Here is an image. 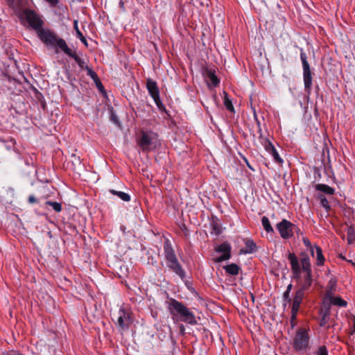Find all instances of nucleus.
I'll return each mask as SVG.
<instances>
[{
	"instance_id": "obj_1",
	"label": "nucleus",
	"mask_w": 355,
	"mask_h": 355,
	"mask_svg": "<svg viewBox=\"0 0 355 355\" xmlns=\"http://www.w3.org/2000/svg\"><path fill=\"white\" fill-rule=\"evenodd\" d=\"M22 15L28 26L36 32L39 39L46 45L53 46L61 38L54 31L43 28L44 25L43 17L35 10L26 8Z\"/></svg>"
},
{
	"instance_id": "obj_2",
	"label": "nucleus",
	"mask_w": 355,
	"mask_h": 355,
	"mask_svg": "<svg viewBox=\"0 0 355 355\" xmlns=\"http://www.w3.org/2000/svg\"><path fill=\"white\" fill-rule=\"evenodd\" d=\"M168 309L174 320L195 325L198 323L195 314L182 302L175 299H171Z\"/></svg>"
},
{
	"instance_id": "obj_3",
	"label": "nucleus",
	"mask_w": 355,
	"mask_h": 355,
	"mask_svg": "<svg viewBox=\"0 0 355 355\" xmlns=\"http://www.w3.org/2000/svg\"><path fill=\"white\" fill-rule=\"evenodd\" d=\"M164 254L167 267L182 280H184L187 277L186 272L179 262L169 240H166L164 243Z\"/></svg>"
},
{
	"instance_id": "obj_4",
	"label": "nucleus",
	"mask_w": 355,
	"mask_h": 355,
	"mask_svg": "<svg viewBox=\"0 0 355 355\" xmlns=\"http://www.w3.org/2000/svg\"><path fill=\"white\" fill-rule=\"evenodd\" d=\"M300 263L302 265L304 276L297 289L307 293L313 284V277L310 257L306 252H302L300 253Z\"/></svg>"
},
{
	"instance_id": "obj_5",
	"label": "nucleus",
	"mask_w": 355,
	"mask_h": 355,
	"mask_svg": "<svg viewBox=\"0 0 355 355\" xmlns=\"http://www.w3.org/2000/svg\"><path fill=\"white\" fill-rule=\"evenodd\" d=\"M136 141L139 147L145 153L155 150L159 145L157 135L152 131H141Z\"/></svg>"
},
{
	"instance_id": "obj_6",
	"label": "nucleus",
	"mask_w": 355,
	"mask_h": 355,
	"mask_svg": "<svg viewBox=\"0 0 355 355\" xmlns=\"http://www.w3.org/2000/svg\"><path fill=\"white\" fill-rule=\"evenodd\" d=\"M310 347L309 329L304 327L297 329L293 338L292 347L300 353L306 352Z\"/></svg>"
},
{
	"instance_id": "obj_7",
	"label": "nucleus",
	"mask_w": 355,
	"mask_h": 355,
	"mask_svg": "<svg viewBox=\"0 0 355 355\" xmlns=\"http://www.w3.org/2000/svg\"><path fill=\"white\" fill-rule=\"evenodd\" d=\"M300 59L302 61L303 69V80L304 84V91L307 98H309L311 94L313 78L310 69V65L307 60L306 54L302 48H300Z\"/></svg>"
},
{
	"instance_id": "obj_8",
	"label": "nucleus",
	"mask_w": 355,
	"mask_h": 355,
	"mask_svg": "<svg viewBox=\"0 0 355 355\" xmlns=\"http://www.w3.org/2000/svg\"><path fill=\"white\" fill-rule=\"evenodd\" d=\"M281 237L284 239H288L293 236L294 233H298L300 228L294 223L284 218L276 225Z\"/></svg>"
},
{
	"instance_id": "obj_9",
	"label": "nucleus",
	"mask_w": 355,
	"mask_h": 355,
	"mask_svg": "<svg viewBox=\"0 0 355 355\" xmlns=\"http://www.w3.org/2000/svg\"><path fill=\"white\" fill-rule=\"evenodd\" d=\"M53 47L60 49L69 57L73 58L80 69H86V67H89L83 59L80 58L67 46V42L64 39L60 38L55 44V46H53Z\"/></svg>"
},
{
	"instance_id": "obj_10",
	"label": "nucleus",
	"mask_w": 355,
	"mask_h": 355,
	"mask_svg": "<svg viewBox=\"0 0 355 355\" xmlns=\"http://www.w3.org/2000/svg\"><path fill=\"white\" fill-rule=\"evenodd\" d=\"M287 259L290 261L291 271H292V277L293 279L299 280L302 277V265L300 263V260L294 254L289 252Z\"/></svg>"
},
{
	"instance_id": "obj_11",
	"label": "nucleus",
	"mask_w": 355,
	"mask_h": 355,
	"mask_svg": "<svg viewBox=\"0 0 355 355\" xmlns=\"http://www.w3.org/2000/svg\"><path fill=\"white\" fill-rule=\"evenodd\" d=\"M231 250H232V247H231L230 244L227 242H224V243L220 244L219 245H218L216 248V252H223V254L221 256L216 258L214 259V261L216 263H220L223 261L230 259L231 257Z\"/></svg>"
},
{
	"instance_id": "obj_12",
	"label": "nucleus",
	"mask_w": 355,
	"mask_h": 355,
	"mask_svg": "<svg viewBox=\"0 0 355 355\" xmlns=\"http://www.w3.org/2000/svg\"><path fill=\"white\" fill-rule=\"evenodd\" d=\"M132 323L130 313L123 308L119 309L118 312L117 324L121 329H128Z\"/></svg>"
},
{
	"instance_id": "obj_13",
	"label": "nucleus",
	"mask_w": 355,
	"mask_h": 355,
	"mask_svg": "<svg viewBox=\"0 0 355 355\" xmlns=\"http://www.w3.org/2000/svg\"><path fill=\"white\" fill-rule=\"evenodd\" d=\"M205 78L209 87H217L220 83V80L215 74V71L211 69H207L205 71Z\"/></svg>"
},
{
	"instance_id": "obj_14",
	"label": "nucleus",
	"mask_w": 355,
	"mask_h": 355,
	"mask_svg": "<svg viewBox=\"0 0 355 355\" xmlns=\"http://www.w3.org/2000/svg\"><path fill=\"white\" fill-rule=\"evenodd\" d=\"M146 87L150 96L154 98H157L159 96V89L157 87V83L153 79L148 78L146 82Z\"/></svg>"
},
{
	"instance_id": "obj_15",
	"label": "nucleus",
	"mask_w": 355,
	"mask_h": 355,
	"mask_svg": "<svg viewBox=\"0 0 355 355\" xmlns=\"http://www.w3.org/2000/svg\"><path fill=\"white\" fill-rule=\"evenodd\" d=\"M306 294V293H304V292L297 289V291L295 293L294 297L292 300V306H291L292 307H294L295 310L296 309L300 308V305H301Z\"/></svg>"
},
{
	"instance_id": "obj_16",
	"label": "nucleus",
	"mask_w": 355,
	"mask_h": 355,
	"mask_svg": "<svg viewBox=\"0 0 355 355\" xmlns=\"http://www.w3.org/2000/svg\"><path fill=\"white\" fill-rule=\"evenodd\" d=\"M326 299L329 300L332 304L333 306H336L338 307H346L347 306V302L343 300L340 296H336L335 295H332L330 296L326 297Z\"/></svg>"
},
{
	"instance_id": "obj_17",
	"label": "nucleus",
	"mask_w": 355,
	"mask_h": 355,
	"mask_svg": "<svg viewBox=\"0 0 355 355\" xmlns=\"http://www.w3.org/2000/svg\"><path fill=\"white\" fill-rule=\"evenodd\" d=\"M0 142L5 144V147L8 150H12L17 154L20 155L19 150L15 147L17 142L15 139L12 137H9L8 139L0 138Z\"/></svg>"
},
{
	"instance_id": "obj_18",
	"label": "nucleus",
	"mask_w": 355,
	"mask_h": 355,
	"mask_svg": "<svg viewBox=\"0 0 355 355\" xmlns=\"http://www.w3.org/2000/svg\"><path fill=\"white\" fill-rule=\"evenodd\" d=\"M337 288V281L334 277H331L327 284V289L324 295L330 296L334 295Z\"/></svg>"
},
{
	"instance_id": "obj_19",
	"label": "nucleus",
	"mask_w": 355,
	"mask_h": 355,
	"mask_svg": "<svg viewBox=\"0 0 355 355\" xmlns=\"http://www.w3.org/2000/svg\"><path fill=\"white\" fill-rule=\"evenodd\" d=\"M245 249H241V253L252 254L257 250V245L252 239H247L245 241Z\"/></svg>"
},
{
	"instance_id": "obj_20",
	"label": "nucleus",
	"mask_w": 355,
	"mask_h": 355,
	"mask_svg": "<svg viewBox=\"0 0 355 355\" xmlns=\"http://www.w3.org/2000/svg\"><path fill=\"white\" fill-rule=\"evenodd\" d=\"M315 189L329 196H332L335 193V189L333 187L324 184H317L315 186Z\"/></svg>"
},
{
	"instance_id": "obj_21",
	"label": "nucleus",
	"mask_w": 355,
	"mask_h": 355,
	"mask_svg": "<svg viewBox=\"0 0 355 355\" xmlns=\"http://www.w3.org/2000/svg\"><path fill=\"white\" fill-rule=\"evenodd\" d=\"M319 325L324 327L330 321L331 313L319 310Z\"/></svg>"
},
{
	"instance_id": "obj_22",
	"label": "nucleus",
	"mask_w": 355,
	"mask_h": 355,
	"mask_svg": "<svg viewBox=\"0 0 355 355\" xmlns=\"http://www.w3.org/2000/svg\"><path fill=\"white\" fill-rule=\"evenodd\" d=\"M226 273L231 275H237L241 270L239 266L236 263H230L223 267Z\"/></svg>"
},
{
	"instance_id": "obj_23",
	"label": "nucleus",
	"mask_w": 355,
	"mask_h": 355,
	"mask_svg": "<svg viewBox=\"0 0 355 355\" xmlns=\"http://www.w3.org/2000/svg\"><path fill=\"white\" fill-rule=\"evenodd\" d=\"M211 234L218 236L222 233V227L218 219L213 220L211 222Z\"/></svg>"
},
{
	"instance_id": "obj_24",
	"label": "nucleus",
	"mask_w": 355,
	"mask_h": 355,
	"mask_svg": "<svg viewBox=\"0 0 355 355\" xmlns=\"http://www.w3.org/2000/svg\"><path fill=\"white\" fill-rule=\"evenodd\" d=\"M314 248H315L316 251V264L318 266H321L324 265L325 261L322 254V248L318 245H315Z\"/></svg>"
},
{
	"instance_id": "obj_25",
	"label": "nucleus",
	"mask_w": 355,
	"mask_h": 355,
	"mask_svg": "<svg viewBox=\"0 0 355 355\" xmlns=\"http://www.w3.org/2000/svg\"><path fill=\"white\" fill-rule=\"evenodd\" d=\"M109 192L114 196H118L120 199L125 202H129L130 200V196L123 191H119L114 189H110Z\"/></svg>"
},
{
	"instance_id": "obj_26",
	"label": "nucleus",
	"mask_w": 355,
	"mask_h": 355,
	"mask_svg": "<svg viewBox=\"0 0 355 355\" xmlns=\"http://www.w3.org/2000/svg\"><path fill=\"white\" fill-rule=\"evenodd\" d=\"M224 97H223V103L226 109L234 113V107L233 106L232 102L231 99L229 98V96L226 92H223Z\"/></svg>"
},
{
	"instance_id": "obj_27",
	"label": "nucleus",
	"mask_w": 355,
	"mask_h": 355,
	"mask_svg": "<svg viewBox=\"0 0 355 355\" xmlns=\"http://www.w3.org/2000/svg\"><path fill=\"white\" fill-rule=\"evenodd\" d=\"M261 224L263 227V229L268 232V233H274V229L270 225V220L268 217L263 216L261 218Z\"/></svg>"
},
{
	"instance_id": "obj_28",
	"label": "nucleus",
	"mask_w": 355,
	"mask_h": 355,
	"mask_svg": "<svg viewBox=\"0 0 355 355\" xmlns=\"http://www.w3.org/2000/svg\"><path fill=\"white\" fill-rule=\"evenodd\" d=\"M331 306L333 305L332 304H331V302L329 301V300L326 299V295H324L322 299V306L319 310L331 313Z\"/></svg>"
},
{
	"instance_id": "obj_29",
	"label": "nucleus",
	"mask_w": 355,
	"mask_h": 355,
	"mask_svg": "<svg viewBox=\"0 0 355 355\" xmlns=\"http://www.w3.org/2000/svg\"><path fill=\"white\" fill-rule=\"evenodd\" d=\"M318 198L320 199L321 206H322L327 211L331 209L329 201L324 195L319 194Z\"/></svg>"
},
{
	"instance_id": "obj_30",
	"label": "nucleus",
	"mask_w": 355,
	"mask_h": 355,
	"mask_svg": "<svg viewBox=\"0 0 355 355\" xmlns=\"http://www.w3.org/2000/svg\"><path fill=\"white\" fill-rule=\"evenodd\" d=\"M347 241L349 244H352L355 241V230L350 227L347 230Z\"/></svg>"
},
{
	"instance_id": "obj_31",
	"label": "nucleus",
	"mask_w": 355,
	"mask_h": 355,
	"mask_svg": "<svg viewBox=\"0 0 355 355\" xmlns=\"http://www.w3.org/2000/svg\"><path fill=\"white\" fill-rule=\"evenodd\" d=\"M46 205L52 207L53 210L56 212H60L62 211V205L60 202L48 200L46 202Z\"/></svg>"
},
{
	"instance_id": "obj_32",
	"label": "nucleus",
	"mask_w": 355,
	"mask_h": 355,
	"mask_svg": "<svg viewBox=\"0 0 355 355\" xmlns=\"http://www.w3.org/2000/svg\"><path fill=\"white\" fill-rule=\"evenodd\" d=\"M261 143L268 153H270V150L275 147L268 138L263 139V140L261 141Z\"/></svg>"
},
{
	"instance_id": "obj_33",
	"label": "nucleus",
	"mask_w": 355,
	"mask_h": 355,
	"mask_svg": "<svg viewBox=\"0 0 355 355\" xmlns=\"http://www.w3.org/2000/svg\"><path fill=\"white\" fill-rule=\"evenodd\" d=\"M153 100L160 112H165V113L168 114L166 109L164 105L161 101L159 96H158L157 98H154Z\"/></svg>"
},
{
	"instance_id": "obj_34",
	"label": "nucleus",
	"mask_w": 355,
	"mask_h": 355,
	"mask_svg": "<svg viewBox=\"0 0 355 355\" xmlns=\"http://www.w3.org/2000/svg\"><path fill=\"white\" fill-rule=\"evenodd\" d=\"M269 153L273 157V159L276 162H277V163L283 162V159L280 157L277 150H276V148L275 147L270 150V152Z\"/></svg>"
},
{
	"instance_id": "obj_35",
	"label": "nucleus",
	"mask_w": 355,
	"mask_h": 355,
	"mask_svg": "<svg viewBox=\"0 0 355 355\" xmlns=\"http://www.w3.org/2000/svg\"><path fill=\"white\" fill-rule=\"evenodd\" d=\"M85 70L87 71V75L88 76H89L94 81L95 80H98V75L96 74V72H94L92 70V69L91 67H86Z\"/></svg>"
},
{
	"instance_id": "obj_36",
	"label": "nucleus",
	"mask_w": 355,
	"mask_h": 355,
	"mask_svg": "<svg viewBox=\"0 0 355 355\" xmlns=\"http://www.w3.org/2000/svg\"><path fill=\"white\" fill-rule=\"evenodd\" d=\"M315 355H328V350L326 346H320L315 352Z\"/></svg>"
},
{
	"instance_id": "obj_37",
	"label": "nucleus",
	"mask_w": 355,
	"mask_h": 355,
	"mask_svg": "<svg viewBox=\"0 0 355 355\" xmlns=\"http://www.w3.org/2000/svg\"><path fill=\"white\" fill-rule=\"evenodd\" d=\"M303 243L307 248H310L311 254L313 257L314 256V247L311 245V243L308 238H303Z\"/></svg>"
},
{
	"instance_id": "obj_38",
	"label": "nucleus",
	"mask_w": 355,
	"mask_h": 355,
	"mask_svg": "<svg viewBox=\"0 0 355 355\" xmlns=\"http://www.w3.org/2000/svg\"><path fill=\"white\" fill-rule=\"evenodd\" d=\"M179 227H180V230H182V232L184 233V236H189L190 232H189V230L186 226V225L184 223H181L179 225Z\"/></svg>"
},
{
	"instance_id": "obj_39",
	"label": "nucleus",
	"mask_w": 355,
	"mask_h": 355,
	"mask_svg": "<svg viewBox=\"0 0 355 355\" xmlns=\"http://www.w3.org/2000/svg\"><path fill=\"white\" fill-rule=\"evenodd\" d=\"M73 28L76 31V37H79V36H82L83 33H81V31L79 30L78 28V22L77 20H74L73 21Z\"/></svg>"
},
{
	"instance_id": "obj_40",
	"label": "nucleus",
	"mask_w": 355,
	"mask_h": 355,
	"mask_svg": "<svg viewBox=\"0 0 355 355\" xmlns=\"http://www.w3.org/2000/svg\"><path fill=\"white\" fill-rule=\"evenodd\" d=\"M110 119L112 122H114L115 124L118 125H120V123H119V120L118 119V116L117 115L114 113V112H112L111 114V116H110Z\"/></svg>"
},
{
	"instance_id": "obj_41",
	"label": "nucleus",
	"mask_w": 355,
	"mask_h": 355,
	"mask_svg": "<svg viewBox=\"0 0 355 355\" xmlns=\"http://www.w3.org/2000/svg\"><path fill=\"white\" fill-rule=\"evenodd\" d=\"M300 309H296L295 310L294 307L291 306V321H293L296 320L297 313L299 311Z\"/></svg>"
},
{
	"instance_id": "obj_42",
	"label": "nucleus",
	"mask_w": 355,
	"mask_h": 355,
	"mask_svg": "<svg viewBox=\"0 0 355 355\" xmlns=\"http://www.w3.org/2000/svg\"><path fill=\"white\" fill-rule=\"evenodd\" d=\"M290 293L291 292H288V291H284V294H283V299L284 301H286L288 303H291L292 302V299L290 297Z\"/></svg>"
},
{
	"instance_id": "obj_43",
	"label": "nucleus",
	"mask_w": 355,
	"mask_h": 355,
	"mask_svg": "<svg viewBox=\"0 0 355 355\" xmlns=\"http://www.w3.org/2000/svg\"><path fill=\"white\" fill-rule=\"evenodd\" d=\"M94 82L95 83L96 87L101 92H103L104 90V87H103L102 83L101 82L99 78H98V80H95Z\"/></svg>"
},
{
	"instance_id": "obj_44",
	"label": "nucleus",
	"mask_w": 355,
	"mask_h": 355,
	"mask_svg": "<svg viewBox=\"0 0 355 355\" xmlns=\"http://www.w3.org/2000/svg\"><path fill=\"white\" fill-rule=\"evenodd\" d=\"M51 7H55L58 3L59 0H45Z\"/></svg>"
},
{
	"instance_id": "obj_45",
	"label": "nucleus",
	"mask_w": 355,
	"mask_h": 355,
	"mask_svg": "<svg viewBox=\"0 0 355 355\" xmlns=\"http://www.w3.org/2000/svg\"><path fill=\"white\" fill-rule=\"evenodd\" d=\"M28 202L31 204L37 203V199L33 195H31L28 198Z\"/></svg>"
},
{
	"instance_id": "obj_46",
	"label": "nucleus",
	"mask_w": 355,
	"mask_h": 355,
	"mask_svg": "<svg viewBox=\"0 0 355 355\" xmlns=\"http://www.w3.org/2000/svg\"><path fill=\"white\" fill-rule=\"evenodd\" d=\"M258 133H259V138L260 139V141L263 140V139H266V137H264L263 135L261 127H259V128H258Z\"/></svg>"
},
{
	"instance_id": "obj_47",
	"label": "nucleus",
	"mask_w": 355,
	"mask_h": 355,
	"mask_svg": "<svg viewBox=\"0 0 355 355\" xmlns=\"http://www.w3.org/2000/svg\"><path fill=\"white\" fill-rule=\"evenodd\" d=\"M78 38L86 46H87V40L86 38L84 37L83 35H82V36H79L78 37Z\"/></svg>"
},
{
	"instance_id": "obj_48",
	"label": "nucleus",
	"mask_w": 355,
	"mask_h": 355,
	"mask_svg": "<svg viewBox=\"0 0 355 355\" xmlns=\"http://www.w3.org/2000/svg\"><path fill=\"white\" fill-rule=\"evenodd\" d=\"M78 38L86 46H87V40L86 38L84 37L83 35H82V36H79L78 37Z\"/></svg>"
},
{
	"instance_id": "obj_49",
	"label": "nucleus",
	"mask_w": 355,
	"mask_h": 355,
	"mask_svg": "<svg viewBox=\"0 0 355 355\" xmlns=\"http://www.w3.org/2000/svg\"><path fill=\"white\" fill-rule=\"evenodd\" d=\"M355 334V318L353 319V326L351 330V334Z\"/></svg>"
},
{
	"instance_id": "obj_50",
	"label": "nucleus",
	"mask_w": 355,
	"mask_h": 355,
	"mask_svg": "<svg viewBox=\"0 0 355 355\" xmlns=\"http://www.w3.org/2000/svg\"><path fill=\"white\" fill-rule=\"evenodd\" d=\"M254 118H255V120L257 121V128H259V127H261V123L259 121V119H257V116L256 114H254Z\"/></svg>"
},
{
	"instance_id": "obj_51",
	"label": "nucleus",
	"mask_w": 355,
	"mask_h": 355,
	"mask_svg": "<svg viewBox=\"0 0 355 355\" xmlns=\"http://www.w3.org/2000/svg\"><path fill=\"white\" fill-rule=\"evenodd\" d=\"M292 288H293V285H292V284H289L287 286V288H286V291L291 292V290H292Z\"/></svg>"
},
{
	"instance_id": "obj_52",
	"label": "nucleus",
	"mask_w": 355,
	"mask_h": 355,
	"mask_svg": "<svg viewBox=\"0 0 355 355\" xmlns=\"http://www.w3.org/2000/svg\"><path fill=\"white\" fill-rule=\"evenodd\" d=\"M244 159H245V163H246L247 166H248V168H250V169H252V171H254V169H253V168H252V166L250 165V164H249L248 161L247 160V159H245V158Z\"/></svg>"
},
{
	"instance_id": "obj_53",
	"label": "nucleus",
	"mask_w": 355,
	"mask_h": 355,
	"mask_svg": "<svg viewBox=\"0 0 355 355\" xmlns=\"http://www.w3.org/2000/svg\"><path fill=\"white\" fill-rule=\"evenodd\" d=\"M121 229L122 230H124V227L121 226Z\"/></svg>"
}]
</instances>
